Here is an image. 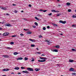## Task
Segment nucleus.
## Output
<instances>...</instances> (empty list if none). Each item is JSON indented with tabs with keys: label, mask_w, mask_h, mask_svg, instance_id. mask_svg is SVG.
Masks as SVG:
<instances>
[{
	"label": "nucleus",
	"mask_w": 76,
	"mask_h": 76,
	"mask_svg": "<svg viewBox=\"0 0 76 76\" xmlns=\"http://www.w3.org/2000/svg\"><path fill=\"white\" fill-rule=\"evenodd\" d=\"M27 70L30 72H32L34 71V69H33L31 68H27Z\"/></svg>",
	"instance_id": "1"
},
{
	"label": "nucleus",
	"mask_w": 76,
	"mask_h": 76,
	"mask_svg": "<svg viewBox=\"0 0 76 76\" xmlns=\"http://www.w3.org/2000/svg\"><path fill=\"white\" fill-rule=\"evenodd\" d=\"M9 33L7 32H6V33H4V34H3V36H7V35H9Z\"/></svg>",
	"instance_id": "2"
},
{
	"label": "nucleus",
	"mask_w": 76,
	"mask_h": 76,
	"mask_svg": "<svg viewBox=\"0 0 76 76\" xmlns=\"http://www.w3.org/2000/svg\"><path fill=\"white\" fill-rule=\"evenodd\" d=\"M59 22L60 23H63V24H65V23H66V21H63L61 20H60L59 21Z\"/></svg>",
	"instance_id": "3"
},
{
	"label": "nucleus",
	"mask_w": 76,
	"mask_h": 76,
	"mask_svg": "<svg viewBox=\"0 0 76 76\" xmlns=\"http://www.w3.org/2000/svg\"><path fill=\"white\" fill-rule=\"evenodd\" d=\"M2 57H4V58H9V56L7 55H3L2 56Z\"/></svg>",
	"instance_id": "4"
},
{
	"label": "nucleus",
	"mask_w": 76,
	"mask_h": 76,
	"mask_svg": "<svg viewBox=\"0 0 76 76\" xmlns=\"http://www.w3.org/2000/svg\"><path fill=\"white\" fill-rule=\"evenodd\" d=\"M38 61L39 62H45V61H46V60H38Z\"/></svg>",
	"instance_id": "5"
},
{
	"label": "nucleus",
	"mask_w": 76,
	"mask_h": 76,
	"mask_svg": "<svg viewBox=\"0 0 76 76\" xmlns=\"http://www.w3.org/2000/svg\"><path fill=\"white\" fill-rule=\"evenodd\" d=\"M9 70V69H4L2 70V71H4V72H6Z\"/></svg>",
	"instance_id": "6"
},
{
	"label": "nucleus",
	"mask_w": 76,
	"mask_h": 76,
	"mask_svg": "<svg viewBox=\"0 0 76 76\" xmlns=\"http://www.w3.org/2000/svg\"><path fill=\"white\" fill-rule=\"evenodd\" d=\"M69 70L70 72H72V71H74V69L72 68H71L69 69Z\"/></svg>",
	"instance_id": "7"
},
{
	"label": "nucleus",
	"mask_w": 76,
	"mask_h": 76,
	"mask_svg": "<svg viewBox=\"0 0 76 76\" xmlns=\"http://www.w3.org/2000/svg\"><path fill=\"white\" fill-rule=\"evenodd\" d=\"M5 26H11V25H10V24H5Z\"/></svg>",
	"instance_id": "8"
},
{
	"label": "nucleus",
	"mask_w": 76,
	"mask_h": 76,
	"mask_svg": "<svg viewBox=\"0 0 76 76\" xmlns=\"http://www.w3.org/2000/svg\"><path fill=\"white\" fill-rule=\"evenodd\" d=\"M22 72H23V73H26V74H28V73H29L28 71H23Z\"/></svg>",
	"instance_id": "9"
},
{
	"label": "nucleus",
	"mask_w": 76,
	"mask_h": 76,
	"mask_svg": "<svg viewBox=\"0 0 76 76\" xmlns=\"http://www.w3.org/2000/svg\"><path fill=\"white\" fill-rule=\"evenodd\" d=\"M52 25H53V26L55 27H57V26H58V25L56 24L55 23H52Z\"/></svg>",
	"instance_id": "10"
},
{
	"label": "nucleus",
	"mask_w": 76,
	"mask_h": 76,
	"mask_svg": "<svg viewBox=\"0 0 76 76\" xmlns=\"http://www.w3.org/2000/svg\"><path fill=\"white\" fill-rule=\"evenodd\" d=\"M23 59V58L22 57H19L17 59V60H22Z\"/></svg>",
	"instance_id": "11"
},
{
	"label": "nucleus",
	"mask_w": 76,
	"mask_h": 76,
	"mask_svg": "<svg viewBox=\"0 0 76 76\" xmlns=\"http://www.w3.org/2000/svg\"><path fill=\"white\" fill-rule=\"evenodd\" d=\"M54 47H56V48H60V46L58 45H57L56 46H54Z\"/></svg>",
	"instance_id": "12"
},
{
	"label": "nucleus",
	"mask_w": 76,
	"mask_h": 76,
	"mask_svg": "<svg viewBox=\"0 0 76 76\" xmlns=\"http://www.w3.org/2000/svg\"><path fill=\"white\" fill-rule=\"evenodd\" d=\"M14 69L15 70H19V67H15V68Z\"/></svg>",
	"instance_id": "13"
},
{
	"label": "nucleus",
	"mask_w": 76,
	"mask_h": 76,
	"mask_svg": "<svg viewBox=\"0 0 76 76\" xmlns=\"http://www.w3.org/2000/svg\"><path fill=\"white\" fill-rule=\"evenodd\" d=\"M19 54V53L17 52H15L14 53V55H17V54Z\"/></svg>",
	"instance_id": "14"
},
{
	"label": "nucleus",
	"mask_w": 76,
	"mask_h": 76,
	"mask_svg": "<svg viewBox=\"0 0 76 76\" xmlns=\"http://www.w3.org/2000/svg\"><path fill=\"white\" fill-rule=\"evenodd\" d=\"M39 70H40V69H39L36 68L35 69V71H36L37 72L38 71H39Z\"/></svg>",
	"instance_id": "15"
},
{
	"label": "nucleus",
	"mask_w": 76,
	"mask_h": 76,
	"mask_svg": "<svg viewBox=\"0 0 76 76\" xmlns=\"http://www.w3.org/2000/svg\"><path fill=\"white\" fill-rule=\"evenodd\" d=\"M69 62H70V63H72V62H73V60L70 59L69 60Z\"/></svg>",
	"instance_id": "16"
},
{
	"label": "nucleus",
	"mask_w": 76,
	"mask_h": 76,
	"mask_svg": "<svg viewBox=\"0 0 76 76\" xmlns=\"http://www.w3.org/2000/svg\"><path fill=\"white\" fill-rule=\"evenodd\" d=\"M32 34V32L31 31H28L27 32V34Z\"/></svg>",
	"instance_id": "17"
},
{
	"label": "nucleus",
	"mask_w": 76,
	"mask_h": 76,
	"mask_svg": "<svg viewBox=\"0 0 76 76\" xmlns=\"http://www.w3.org/2000/svg\"><path fill=\"white\" fill-rule=\"evenodd\" d=\"M61 15V13H59V14H57L56 15V16H60V15Z\"/></svg>",
	"instance_id": "18"
},
{
	"label": "nucleus",
	"mask_w": 76,
	"mask_h": 76,
	"mask_svg": "<svg viewBox=\"0 0 76 76\" xmlns=\"http://www.w3.org/2000/svg\"><path fill=\"white\" fill-rule=\"evenodd\" d=\"M53 51V52H58V50L57 49H55Z\"/></svg>",
	"instance_id": "19"
},
{
	"label": "nucleus",
	"mask_w": 76,
	"mask_h": 76,
	"mask_svg": "<svg viewBox=\"0 0 76 76\" xmlns=\"http://www.w3.org/2000/svg\"><path fill=\"white\" fill-rule=\"evenodd\" d=\"M72 27H74V28L76 27V25L74 24V25H72Z\"/></svg>",
	"instance_id": "20"
},
{
	"label": "nucleus",
	"mask_w": 76,
	"mask_h": 76,
	"mask_svg": "<svg viewBox=\"0 0 76 76\" xmlns=\"http://www.w3.org/2000/svg\"><path fill=\"white\" fill-rule=\"evenodd\" d=\"M25 60H28V58L27 57H25L24 58Z\"/></svg>",
	"instance_id": "21"
},
{
	"label": "nucleus",
	"mask_w": 76,
	"mask_h": 76,
	"mask_svg": "<svg viewBox=\"0 0 76 76\" xmlns=\"http://www.w3.org/2000/svg\"><path fill=\"white\" fill-rule=\"evenodd\" d=\"M7 49H9V50H11V49H12V48H11L7 47Z\"/></svg>",
	"instance_id": "22"
},
{
	"label": "nucleus",
	"mask_w": 76,
	"mask_h": 76,
	"mask_svg": "<svg viewBox=\"0 0 76 76\" xmlns=\"http://www.w3.org/2000/svg\"><path fill=\"white\" fill-rule=\"evenodd\" d=\"M31 47H35L34 45L31 44Z\"/></svg>",
	"instance_id": "23"
},
{
	"label": "nucleus",
	"mask_w": 76,
	"mask_h": 76,
	"mask_svg": "<svg viewBox=\"0 0 76 76\" xmlns=\"http://www.w3.org/2000/svg\"><path fill=\"white\" fill-rule=\"evenodd\" d=\"M66 4L68 6H69V5H70V3L67 2V3H66Z\"/></svg>",
	"instance_id": "24"
},
{
	"label": "nucleus",
	"mask_w": 76,
	"mask_h": 76,
	"mask_svg": "<svg viewBox=\"0 0 76 76\" xmlns=\"http://www.w3.org/2000/svg\"><path fill=\"white\" fill-rule=\"evenodd\" d=\"M37 16H38V17H41L42 16L41 15L38 14L37 15Z\"/></svg>",
	"instance_id": "25"
},
{
	"label": "nucleus",
	"mask_w": 76,
	"mask_h": 76,
	"mask_svg": "<svg viewBox=\"0 0 76 76\" xmlns=\"http://www.w3.org/2000/svg\"><path fill=\"white\" fill-rule=\"evenodd\" d=\"M51 11L52 12H56V11L54 10H51Z\"/></svg>",
	"instance_id": "26"
},
{
	"label": "nucleus",
	"mask_w": 76,
	"mask_h": 76,
	"mask_svg": "<svg viewBox=\"0 0 76 76\" xmlns=\"http://www.w3.org/2000/svg\"><path fill=\"white\" fill-rule=\"evenodd\" d=\"M35 18L37 20H39V19H38L37 17H35Z\"/></svg>",
	"instance_id": "27"
},
{
	"label": "nucleus",
	"mask_w": 76,
	"mask_h": 76,
	"mask_svg": "<svg viewBox=\"0 0 76 76\" xmlns=\"http://www.w3.org/2000/svg\"><path fill=\"white\" fill-rule=\"evenodd\" d=\"M34 24L35 25H36V26H38V23H37V22H35L34 23Z\"/></svg>",
	"instance_id": "28"
},
{
	"label": "nucleus",
	"mask_w": 76,
	"mask_h": 76,
	"mask_svg": "<svg viewBox=\"0 0 76 76\" xmlns=\"http://www.w3.org/2000/svg\"><path fill=\"white\" fill-rule=\"evenodd\" d=\"M10 44L11 45H12L13 44H14V42H11V43H10Z\"/></svg>",
	"instance_id": "29"
},
{
	"label": "nucleus",
	"mask_w": 76,
	"mask_h": 76,
	"mask_svg": "<svg viewBox=\"0 0 76 76\" xmlns=\"http://www.w3.org/2000/svg\"><path fill=\"white\" fill-rule=\"evenodd\" d=\"M68 12H71V9H68Z\"/></svg>",
	"instance_id": "30"
},
{
	"label": "nucleus",
	"mask_w": 76,
	"mask_h": 76,
	"mask_svg": "<svg viewBox=\"0 0 76 76\" xmlns=\"http://www.w3.org/2000/svg\"><path fill=\"white\" fill-rule=\"evenodd\" d=\"M72 50L73 51H76V50H75L74 49H72Z\"/></svg>",
	"instance_id": "31"
},
{
	"label": "nucleus",
	"mask_w": 76,
	"mask_h": 76,
	"mask_svg": "<svg viewBox=\"0 0 76 76\" xmlns=\"http://www.w3.org/2000/svg\"><path fill=\"white\" fill-rule=\"evenodd\" d=\"M3 10H6V7H3L2 8V9Z\"/></svg>",
	"instance_id": "32"
},
{
	"label": "nucleus",
	"mask_w": 76,
	"mask_h": 76,
	"mask_svg": "<svg viewBox=\"0 0 76 76\" xmlns=\"http://www.w3.org/2000/svg\"><path fill=\"white\" fill-rule=\"evenodd\" d=\"M46 29V28L45 27H44L43 28V30L45 31Z\"/></svg>",
	"instance_id": "33"
},
{
	"label": "nucleus",
	"mask_w": 76,
	"mask_h": 76,
	"mask_svg": "<svg viewBox=\"0 0 76 76\" xmlns=\"http://www.w3.org/2000/svg\"><path fill=\"white\" fill-rule=\"evenodd\" d=\"M40 59H41L42 60H44V57L42 58L41 57H40Z\"/></svg>",
	"instance_id": "34"
},
{
	"label": "nucleus",
	"mask_w": 76,
	"mask_h": 76,
	"mask_svg": "<svg viewBox=\"0 0 76 76\" xmlns=\"http://www.w3.org/2000/svg\"><path fill=\"white\" fill-rule=\"evenodd\" d=\"M24 31H29V29H24Z\"/></svg>",
	"instance_id": "35"
},
{
	"label": "nucleus",
	"mask_w": 76,
	"mask_h": 76,
	"mask_svg": "<svg viewBox=\"0 0 76 76\" xmlns=\"http://www.w3.org/2000/svg\"><path fill=\"white\" fill-rule=\"evenodd\" d=\"M47 10H43L42 12H47Z\"/></svg>",
	"instance_id": "36"
},
{
	"label": "nucleus",
	"mask_w": 76,
	"mask_h": 76,
	"mask_svg": "<svg viewBox=\"0 0 76 76\" xmlns=\"http://www.w3.org/2000/svg\"><path fill=\"white\" fill-rule=\"evenodd\" d=\"M21 69H25V67L22 66L21 67Z\"/></svg>",
	"instance_id": "37"
},
{
	"label": "nucleus",
	"mask_w": 76,
	"mask_h": 76,
	"mask_svg": "<svg viewBox=\"0 0 76 76\" xmlns=\"http://www.w3.org/2000/svg\"><path fill=\"white\" fill-rule=\"evenodd\" d=\"M14 13H17V12H18V11H17L16 10H15L14 11Z\"/></svg>",
	"instance_id": "38"
},
{
	"label": "nucleus",
	"mask_w": 76,
	"mask_h": 76,
	"mask_svg": "<svg viewBox=\"0 0 76 76\" xmlns=\"http://www.w3.org/2000/svg\"><path fill=\"white\" fill-rule=\"evenodd\" d=\"M72 18H76V16H75V15H73L72 16Z\"/></svg>",
	"instance_id": "39"
},
{
	"label": "nucleus",
	"mask_w": 76,
	"mask_h": 76,
	"mask_svg": "<svg viewBox=\"0 0 76 76\" xmlns=\"http://www.w3.org/2000/svg\"><path fill=\"white\" fill-rule=\"evenodd\" d=\"M31 41L32 42H35V39L32 40Z\"/></svg>",
	"instance_id": "40"
},
{
	"label": "nucleus",
	"mask_w": 76,
	"mask_h": 76,
	"mask_svg": "<svg viewBox=\"0 0 76 76\" xmlns=\"http://www.w3.org/2000/svg\"><path fill=\"white\" fill-rule=\"evenodd\" d=\"M42 37L41 35H40L39 36V38H41Z\"/></svg>",
	"instance_id": "41"
},
{
	"label": "nucleus",
	"mask_w": 76,
	"mask_h": 76,
	"mask_svg": "<svg viewBox=\"0 0 76 76\" xmlns=\"http://www.w3.org/2000/svg\"><path fill=\"white\" fill-rule=\"evenodd\" d=\"M33 27L34 28H36V26H33Z\"/></svg>",
	"instance_id": "42"
},
{
	"label": "nucleus",
	"mask_w": 76,
	"mask_h": 76,
	"mask_svg": "<svg viewBox=\"0 0 76 76\" xmlns=\"http://www.w3.org/2000/svg\"><path fill=\"white\" fill-rule=\"evenodd\" d=\"M58 12H59V11H55V13H58Z\"/></svg>",
	"instance_id": "43"
},
{
	"label": "nucleus",
	"mask_w": 76,
	"mask_h": 76,
	"mask_svg": "<svg viewBox=\"0 0 76 76\" xmlns=\"http://www.w3.org/2000/svg\"><path fill=\"white\" fill-rule=\"evenodd\" d=\"M72 75H76V74L75 73H72Z\"/></svg>",
	"instance_id": "44"
},
{
	"label": "nucleus",
	"mask_w": 76,
	"mask_h": 76,
	"mask_svg": "<svg viewBox=\"0 0 76 76\" xmlns=\"http://www.w3.org/2000/svg\"><path fill=\"white\" fill-rule=\"evenodd\" d=\"M16 37V35H14V36H12V37Z\"/></svg>",
	"instance_id": "45"
},
{
	"label": "nucleus",
	"mask_w": 76,
	"mask_h": 76,
	"mask_svg": "<svg viewBox=\"0 0 76 76\" xmlns=\"http://www.w3.org/2000/svg\"><path fill=\"white\" fill-rule=\"evenodd\" d=\"M50 28V27L49 26H47V28H48V29H49V28Z\"/></svg>",
	"instance_id": "46"
},
{
	"label": "nucleus",
	"mask_w": 76,
	"mask_h": 76,
	"mask_svg": "<svg viewBox=\"0 0 76 76\" xmlns=\"http://www.w3.org/2000/svg\"><path fill=\"white\" fill-rule=\"evenodd\" d=\"M52 15V13H50L48 14V15H49V16H51V15Z\"/></svg>",
	"instance_id": "47"
},
{
	"label": "nucleus",
	"mask_w": 76,
	"mask_h": 76,
	"mask_svg": "<svg viewBox=\"0 0 76 76\" xmlns=\"http://www.w3.org/2000/svg\"><path fill=\"white\" fill-rule=\"evenodd\" d=\"M20 35H21V36H23V34H20Z\"/></svg>",
	"instance_id": "48"
},
{
	"label": "nucleus",
	"mask_w": 76,
	"mask_h": 76,
	"mask_svg": "<svg viewBox=\"0 0 76 76\" xmlns=\"http://www.w3.org/2000/svg\"><path fill=\"white\" fill-rule=\"evenodd\" d=\"M35 61V59H33L32 60H31V61Z\"/></svg>",
	"instance_id": "49"
},
{
	"label": "nucleus",
	"mask_w": 76,
	"mask_h": 76,
	"mask_svg": "<svg viewBox=\"0 0 76 76\" xmlns=\"http://www.w3.org/2000/svg\"><path fill=\"white\" fill-rule=\"evenodd\" d=\"M48 42V44L52 43V42H50V41H49V42Z\"/></svg>",
	"instance_id": "50"
},
{
	"label": "nucleus",
	"mask_w": 76,
	"mask_h": 76,
	"mask_svg": "<svg viewBox=\"0 0 76 76\" xmlns=\"http://www.w3.org/2000/svg\"><path fill=\"white\" fill-rule=\"evenodd\" d=\"M6 15H8V16H10V14H9L8 13H7L6 14Z\"/></svg>",
	"instance_id": "51"
},
{
	"label": "nucleus",
	"mask_w": 76,
	"mask_h": 76,
	"mask_svg": "<svg viewBox=\"0 0 76 76\" xmlns=\"http://www.w3.org/2000/svg\"><path fill=\"white\" fill-rule=\"evenodd\" d=\"M39 11H40V12H41V11H43V10H42V9H41V10H40Z\"/></svg>",
	"instance_id": "52"
},
{
	"label": "nucleus",
	"mask_w": 76,
	"mask_h": 76,
	"mask_svg": "<svg viewBox=\"0 0 76 76\" xmlns=\"http://www.w3.org/2000/svg\"><path fill=\"white\" fill-rule=\"evenodd\" d=\"M28 6L29 7H31L32 6L31 4H29V5H28Z\"/></svg>",
	"instance_id": "53"
},
{
	"label": "nucleus",
	"mask_w": 76,
	"mask_h": 76,
	"mask_svg": "<svg viewBox=\"0 0 76 76\" xmlns=\"http://www.w3.org/2000/svg\"><path fill=\"white\" fill-rule=\"evenodd\" d=\"M46 42H49V41H48V40H46Z\"/></svg>",
	"instance_id": "54"
},
{
	"label": "nucleus",
	"mask_w": 76,
	"mask_h": 76,
	"mask_svg": "<svg viewBox=\"0 0 76 76\" xmlns=\"http://www.w3.org/2000/svg\"><path fill=\"white\" fill-rule=\"evenodd\" d=\"M37 54H41V53L39 52H37Z\"/></svg>",
	"instance_id": "55"
},
{
	"label": "nucleus",
	"mask_w": 76,
	"mask_h": 76,
	"mask_svg": "<svg viewBox=\"0 0 76 76\" xmlns=\"http://www.w3.org/2000/svg\"><path fill=\"white\" fill-rule=\"evenodd\" d=\"M29 40L30 41H32V39H29Z\"/></svg>",
	"instance_id": "56"
},
{
	"label": "nucleus",
	"mask_w": 76,
	"mask_h": 76,
	"mask_svg": "<svg viewBox=\"0 0 76 76\" xmlns=\"http://www.w3.org/2000/svg\"><path fill=\"white\" fill-rule=\"evenodd\" d=\"M3 28H0V30H2Z\"/></svg>",
	"instance_id": "57"
},
{
	"label": "nucleus",
	"mask_w": 76,
	"mask_h": 76,
	"mask_svg": "<svg viewBox=\"0 0 76 76\" xmlns=\"http://www.w3.org/2000/svg\"><path fill=\"white\" fill-rule=\"evenodd\" d=\"M47 59V58H44V60H46Z\"/></svg>",
	"instance_id": "58"
},
{
	"label": "nucleus",
	"mask_w": 76,
	"mask_h": 76,
	"mask_svg": "<svg viewBox=\"0 0 76 76\" xmlns=\"http://www.w3.org/2000/svg\"><path fill=\"white\" fill-rule=\"evenodd\" d=\"M23 19L24 20H26V18H23Z\"/></svg>",
	"instance_id": "59"
},
{
	"label": "nucleus",
	"mask_w": 76,
	"mask_h": 76,
	"mask_svg": "<svg viewBox=\"0 0 76 76\" xmlns=\"http://www.w3.org/2000/svg\"><path fill=\"white\" fill-rule=\"evenodd\" d=\"M0 7V8H1V9H3V7H1H1Z\"/></svg>",
	"instance_id": "60"
},
{
	"label": "nucleus",
	"mask_w": 76,
	"mask_h": 76,
	"mask_svg": "<svg viewBox=\"0 0 76 76\" xmlns=\"http://www.w3.org/2000/svg\"><path fill=\"white\" fill-rule=\"evenodd\" d=\"M1 23H2V24H3L4 23H3V22H1Z\"/></svg>",
	"instance_id": "61"
},
{
	"label": "nucleus",
	"mask_w": 76,
	"mask_h": 76,
	"mask_svg": "<svg viewBox=\"0 0 76 76\" xmlns=\"http://www.w3.org/2000/svg\"><path fill=\"white\" fill-rule=\"evenodd\" d=\"M18 74H19V75H21V73H18Z\"/></svg>",
	"instance_id": "62"
},
{
	"label": "nucleus",
	"mask_w": 76,
	"mask_h": 76,
	"mask_svg": "<svg viewBox=\"0 0 76 76\" xmlns=\"http://www.w3.org/2000/svg\"><path fill=\"white\" fill-rule=\"evenodd\" d=\"M45 56V55H44V54H42L41 55V56Z\"/></svg>",
	"instance_id": "63"
},
{
	"label": "nucleus",
	"mask_w": 76,
	"mask_h": 76,
	"mask_svg": "<svg viewBox=\"0 0 76 76\" xmlns=\"http://www.w3.org/2000/svg\"><path fill=\"white\" fill-rule=\"evenodd\" d=\"M2 76H6V75H3Z\"/></svg>",
	"instance_id": "64"
}]
</instances>
